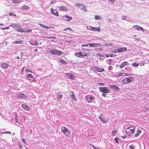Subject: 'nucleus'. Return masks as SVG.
I'll return each instance as SVG.
<instances>
[{
	"label": "nucleus",
	"mask_w": 149,
	"mask_h": 149,
	"mask_svg": "<svg viewBox=\"0 0 149 149\" xmlns=\"http://www.w3.org/2000/svg\"><path fill=\"white\" fill-rule=\"evenodd\" d=\"M63 19L65 21H70L72 19V17L68 15H65L63 16Z\"/></svg>",
	"instance_id": "nucleus-12"
},
{
	"label": "nucleus",
	"mask_w": 149,
	"mask_h": 149,
	"mask_svg": "<svg viewBox=\"0 0 149 149\" xmlns=\"http://www.w3.org/2000/svg\"><path fill=\"white\" fill-rule=\"evenodd\" d=\"M9 27L10 26L13 27H15V24H11L9 26Z\"/></svg>",
	"instance_id": "nucleus-52"
},
{
	"label": "nucleus",
	"mask_w": 149,
	"mask_h": 149,
	"mask_svg": "<svg viewBox=\"0 0 149 149\" xmlns=\"http://www.w3.org/2000/svg\"><path fill=\"white\" fill-rule=\"evenodd\" d=\"M109 22H111V19H110L109 20Z\"/></svg>",
	"instance_id": "nucleus-60"
},
{
	"label": "nucleus",
	"mask_w": 149,
	"mask_h": 149,
	"mask_svg": "<svg viewBox=\"0 0 149 149\" xmlns=\"http://www.w3.org/2000/svg\"><path fill=\"white\" fill-rule=\"evenodd\" d=\"M14 43L18 44H22V41H16L14 42Z\"/></svg>",
	"instance_id": "nucleus-37"
},
{
	"label": "nucleus",
	"mask_w": 149,
	"mask_h": 149,
	"mask_svg": "<svg viewBox=\"0 0 149 149\" xmlns=\"http://www.w3.org/2000/svg\"><path fill=\"white\" fill-rule=\"evenodd\" d=\"M9 29V26L6 27H3V28H1V29L2 30H5L7 29Z\"/></svg>",
	"instance_id": "nucleus-46"
},
{
	"label": "nucleus",
	"mask_w": 149,
	"mask_h": 149,
	"mask_svg": "<svg viewBox=\"0 0 149 149\" xmlns=\"http://www.w3.org/2000/svg\"><path fill=\"white\" fill-rule=\"evenodd\" d=\"M82 4H80L79 3H77L76 4V6H78V7H79L80 8L81 7V6L82 5Z\"/></svg>",
	"instance_id": "nucleus-40"
},
{
	"label": "nucleus",
	"mask_w": 149,
	"mask_h": 149,
	"mask_svg": "<svg viewBox=\"0 0 149 149\" xmlns=\"http://www.w3.org/2000/svg\"><path fill=\"white\" fill-rule=\"evenodd\" d=\"M139 63H134L132 64V66L133 67H137L139 65Z\"/></svg>",
	"instance_id": "nucleus-35"
},
{
	"label": "nucleus",
	"mask_w": 149,
	"mask_h": 149,
	"mask_svg": "<svg viewBox=\"0 0 149 149\" xmlns=\"http://www.w3.org/2000/svg\"><path fill=\"white\" fill-rule=\"evenodd\" d=\"M88 45H89V44H85V45H81V46L82 47H87L88 46Z\"/></svg>",
	"instance_id": "nucleus-49"
},
{
	"label": "nucleus",
	"mask_w": 149,
	"mask_h": 149,
	"mask_svg": "<svg viewBox=\"0 0 149 149\" xmlns=\"http://www.w3.org/2000/svg\"><path fill=\"white\" fill-rule=\"evenodd\" d=\"M82 11L83 12H86L87 11L86 7L83 5V4L81 7L80 8Z\"/></svg>",
	"instance_id": "nucleus-26"
},
{
	"label": "nucleus",
	"mask_w": 149,
	"mask_h": 149,
	"mask_svg": "<svg viewBox=\"0 0 149 149\" xmlns=\"http://www.w3.org/2000/svg\"><path fill=\"white\" fill-rule=\"evenodd\" d=\"M105 93H103L102 94V95L103 96V97H105L106 96V95L105 94Z\"/></svg>",
	"instance_id": "nucleus-56"
},
{
	"label": "nucleus",
	"mask_w": 149,
	"mask_h": 149,
	"mask_svg": "<svg viewBox=\"0 0 149 149\" xmlns=\"http://www.w3.org/2000/svg\"><path fill=\"white\" fill-rule=\"evenodd\" d=\"M115 142L116 143H119L118 139V138H115Z\"/></svg>",
	"instance_id": "nucleus-42"
},
{
	"label": "nucleus",
	"mask_w": 149,
	"mask_h": 149,
	"mask_svg": "<svg viewBox=\"0 0 149 149\" xmlns=\"http://www.w3.org/2000/svg\"><path fill=\"white\" fill-rule=\"evenodd\" d=\"M117 131L116 130H113L112 132H111V136H115L116 134Z\"/></svg>",
	"instance_id": "nucleus-31"
},
{
	"label": "nucleus",
	"mask_w": 149,
	"mask_h": 149,
	"mask_svg": "<svg viewBox=\"0 0 149 149\" xmlns=\"http://www.w3.org/2000/svg\"><path fill=\"white\" fill-rule=\"evenodd\" d=\"M127 50L126 47H122L119 48L115 51V52H122L125 51Z\"/></svg>",
	"instance_id": "nucleus-14"
},
{
	"label": "nucleus",
	"mask_w": 149,
	"mask_h": 149,
	"mask_svg": "<svg viewBox=\"0 0 149 149\" xmlns=\"http://www.w3.org/2000/svg\"><path fill=\"white\" fill-rule=\"evenodd\" d=\"M134 146L133 145H131L129 146V147L132 149H134Z\"/></svg>",
	"instance_id": "nucleus-47"
},
{
	"label": "nucleus",
	"mask_w": 149,
	"mask_h": 149,
	"mask_svg": "<svg viewBox=\"0 0 149 149\" xmlns=\"http://www.w3.org/2000/svg\"><path fill=\"white\" fill-rule=\"evenodd\" d=\"M22 141L24 143H25V140L24 139V138H23L22 139Z\"/></svg>",
	"instance_id": "nucleus-54"
},
{
	"label": "nucleus",
	"mask_w": 149,
	"mask_h": 149,
	"mask_svg": "<svg viewBox=\"0 0 149 149\" xmlns=\"http://www.w3.org/2000/svg\"><path fill=\"white\" fill-rule=\"evenodd\" d=\"M148 62H149V60L148 61Z\"/></svg>",
	"instance_id": "nucleus-64"
},
{
	"label": "nucleus",
	"mask_w": 149,
	"mask_h": 149,
	"mask_svg": "<svg viewBox=\"0 0 149 149\" xmlns=\"http://www.w3.org/2000/svg\"><path fill=\"white\" fill-rule=\"evenodd\" d=\"M99 118L101 122L103 123H107L109 120V119L102 115H100Z\"/></svg>",
	"instance_id": "nucleus-6"
},
{
	"label": "nucleus",
	"mask_w": 149,
	"mask_h": 149,
	"mask_svg": "<svg viewBox=\"0 0 149 149\" xmlns=\"http://www.w3.org/2000/svg\"><path fill=\"white\" fill-rule=\"evenodd\" d=\"M63 97V95H62L60 93H58L57 94V98L58 101H61V99Z\"/></svg>",
	"instance_id": "nucleus-21"
},
{
	"label": "nucleus",
	"mask_w": 149,
	"mask_h": 149,
	"mask_svg": "<svg viewBox=\"0 0 149 149\" xmlns=\"http://www.w3.org/2000/svg\"><path fill=\"white\" fill-rule=\"evenodd\" d=\"M69 30L70 31H72V29L70 27L66 28L64 29V31H66L67 30Z\"/></svg>",
	"instance_id": "nucleus-41"
},
{
	"label": "nucleus",
	"mask_w": 149,
	"mask_h": 149,
	"mask_svg": "<svg viewBox=\"0 0 149 149\" xmlns=\"http://www.w3.org/2000/svg\"><path fill=\"white\" fill-rule=\"evenodd\" d=\"M91 146L94 149H99L97 147H95V146L94 145H91Z\"/></svg>",
	"instance_id": "nucleus-51"
},
{
	"label": "nucleus",
	"mask_w": 149,
	"mask_h": 149,
	"mask_svg": "<svg viewBox=\"0 0 149 149\" xmlns=\"http://www.w3.org/2000/svg\"><path fill=\"white\" fill-rule=\"evenodd\" d=\"M59 62L60 63H61L64 65L66 64L67 63V62L66 61L62 59H60L59 60Z\"/></svg>",
	"instance_id": "nucleus-32"
},
{
	"label": "nucleus",
	"mask_w": 149,
	"mask_h": 149,
	"mask_svg": "<svg viewBox=\"0 0 149 149\" xmlns=\"http://www.w3.org/2000/svg\"><path fill=\"white\" fill-rule=\"evenodd\" d=\"M75 55L79 58H82L84 56H87V54H86L85 52H77L74 54Z\"/></svg>",
	"instance_id": "nucleus-9"
},
{
	"label": "nucleus",
	"mask_w": 149,
	"mask_h": 149,
	"mask_svg": "<svg viewBox=\"0 0 149 149\" xmlns=\"http://www.w3.org/2000/svg\"><path fill=\"white\" fill-rule=\"evenodd\" d=\"M22 107L25 110L29 111V109L28 106L25 104H22Z\"/></svg>",
	"instance_id": "nucleus-25"
},
{
	"label": "nucleus",
	"mask_w": 149,
	"mask_h": 149,
	"mask_svg": "<svg viewBox=\"0 0 149 149\" xmlns=\"http://www.w3.org/2000/svg\"><path fill=\"white\" fill-rule=\"evenodd\" d=\"M141 132V131L139 130H136V133L135 134V137L138 136L139 134H140Z\"/></svg>",
	"instance_id": "nucleus-29"
},
{
	"label": "nucleus",
	"mask_w": 149,
	"mask_h": 149,
	"mask_svg": "<svg viewBox=\"0 0 149 149\" xmlns=\"http://www.w3.org/2000/svg\"><path fill=\"white\" fill-rule=\"evenodd\" d=\"M17 97L19 98L24 99L26 97V96L24 94L20 92L17 95Z\"/></svg>",
	"instance_id": "nucleus-16"
},
{
	"label": "nucleus",
	"mask_w": 149,
	"mask_h": 149,
	"mask_svg": "<svg viewBox=\"0 0 149 149\" xmlns=\"http://www.w3.org/2000/svg\"><path fill=\"white\" fill-rule=\"evenodd\" d=\"M134 36H136V35H134Z\"/></svg>",
	"instance_id": "nucleus-63"
},
{
	"label": "nucleus",
	"mask_w": 149,
	"mask_h": 149,
	"mask_svg": "<svg viewBox=\"0 0 149 149\" xmlns=\"http://www.w3.org/2000/svg\"><path fill=\"white\" fill-rule=\"evenodd\" d=\"M1 66L3 69H7L9 66V65L6 63H3L1 64Z\"/></svg>",
	"instance_id": "nucleus-17"
},
{
	"label": "nucleus",
	"mask_w": 149,
	"mask_h": 149,
	"mask_svg": "<svg viewBox=\"0 0 149 149\" xmlns=\"http://www.w3.org/2000/svg\"><path fill=\"white\" fill-rule=\"evenodd\" d=\"M86 98L88 103L94 102L95 100V97L90 95H87L86 96Z\"/></svg>",
	"instance_id": "nucleus-7"
},
{
	"label": "nucleus",
	"mask_w": 149,
	"mask_h": 149,
	"mask_svg": "<svg viewBox=\"0 0 149 149\" xmlns=\"http://www.w3.org/2000/svg\"><path fill=\"white\" fill-rule=\"evenodd\" d=\"M106 46H112L113 45V44L112 43L111 44H106Z\"/></svg>",
	"instance_id": "nucleus-48"
},
{
	"label": "nucleus",
	"mask_w": 149,
	"mask_h": 149,
	"mask_svg": "<svg viewBox=\"0 0 149 149\" xmlns=\"http://www.w3.org/2000/svg\"><path fill=\"white\" fill-rule=\"evenodd\" d=\"M133 27H135V29L137 30H140L142 31L143 32H144V30L143 28L142 27L138 25H134L133 26Z\"/></svg>",
	"instance_id": "nucleus-18"
},
{
	"label": "nucleus",
	"mask_w": 149,
	"mask_h": 149,
	"mask_svg": "<svg viewBox=\"0 0 149 149\" xmlns=\"http://www.w3.org/2000/svg\"><path fill=\"white\" fill-rule=\"evenodd\" d=\"M90 47H95L100 46V45L97 43H91L89 44Z\"/></svg>",
	"instance_id": "nucleus-20"
},
{
	"label": "nucleus",
	"mask_w": 149,
	"mask_h": 149,
	"mask_svg": "<svg viewBox=\"0 0 149 149\" xmlns=\"http://www.w3.org/2000/svg\"><path fill=\"white\" fill-rule=\"evenodd\" d=\"M93 31H100V29L99 28L93 27Z\"/></svg>",
	"instance_id": "nucleus-33"
},
{
	"label": "nucleus",
	"mask_w": 149,
	"mask_h": 149,
	"mask_svg": "<svg viewBox=\"0 0 149 149\" xmlns=\"http://www.w3.org/2000/svg\"><path fill=\"white\" fill-rule=\"evenodd\" d=\"M128 64V62L127 61H125L122 63L120 66V68H123L124 66H126Z\"/></svg>",
	"instance_id": "nucleus-27"
},
{
	"label": "nucleus",
	"mask_w": 149,
	"mask_h": 149,
	"mask_svg": "<svg viewBox=\"0 0 149 149\" xmlns=\"http://www.w3.org/2000/svg\"><path fill=\"white\" fill-rule=\"evenodd\" d=\"M65 75L68 78L70 79L73 80L75 79V76L72 73H67L65 74Z\"/></svg>",
	"instance_id": "nucleus-11"
},
{
	"label": "nucleus",
	"mask_w": 149,
	"mask_h": 149,
	"mask_svg": "<svg viewBox=\"0 0 149 149\" xmlns=\"http://www.w3.org/2000/svg\"><path fill=\"white\" fill-rule=\"evenodd\" d=\"M27 78L31 82H33L35 80V77L31 74H27Z\"/></svg>",
	"instance_id": "nucleus-10"
},
{
	"label": "nucleus",
	"mask_w": 149,
	"mask_h": 149,
	"mask_svg": "<svg viewBox=\"0 0 149 149\" xmlns=\"http://www.w3.org/2000/svg\"><path fill=\"white\" fill-rule=\"evenodd\" d=\"M62 131L67 136H69L70 134L69 130L65 127L62 126L61 127Z\"/></svg>",
	"instance_id": "nucleus-5"
},
{
	"label": "nucleus",
	"mask_w": 149,
	"mask_h": 149,
	"mask_svg": "<svg viewBox=\"0 0 149 149\" xmlns=\"http://www.w3.org/2000/svg\"><path fill=\"white\" fill-rule=\"evenodd\" d=\"M17 58L18 59H19V56H17Z\"/></svg>",
	"instance_id": "nucleus-59"
},
{
	"label": "nucleus",
	"mask_w": 149,
	"mask_h": 149,
	"mask_svg": "<svg viewBox=\"0 0 149 149\" xmlns=\"http://www.w3.org/2000/svg\"><path fill=\"white\" fill-rule=\"evenodd\" d=\"M15 29L16 31L21 32L27 33V32H31L32 31V29H28L27 30H24L23 29L20 28V26L17 24H15Z\"/></svg>",
	"instance_id": "nucleus-1"
},
{
	"label": "nucleus",
	"mask_w": 149,
	"mask_h": 149,
	"mask_svg": "<svg viewBox=\"0 0 149 149\" xmlns=\"http://www.w3.org/2000/svg\"><path fill=\"white\" fill-rule=\"evenodd\" d=\"M122 137L123 139H125L126 137V136H122Z\"/></svg>",
	"instance_id": "nucleus-57"
},
{
	"label": "nucleus",
	"mask_w": 149,
	"mask_h": 149,
	"mask_svg": "<svg viewBox=\"0 0 149 149\" xmlns=\"http://www.w3.org/2000/svg\"><path fill=\"white\" fill-rule=\"evenodd\" d=\"M9 15L10 16H16V15L14 13H10Z\"/></svg>",
	"instance_id": "nucleus-38"
},
{
	"label": "nucleus",
	"mask_w": 149,
	"mask_h": 149,
	"mask_svg": "<svg viewBox=\"0 0 149 149\" xmlns=\"http://www.w3.org/2000/svg\"><path fill=\"white\" fill-rule=\"evenodd\" d=\"M145 65V64L144 63H141L140 64V66H143Z\"/></svg>",
	"instance_id": "nucleus-55"
},
{
	"label": "nucleus",
	"mask_w": 149,
	"mask_h": 149,
	"mask_svg": "<svg viewBox=\"0 0 149 149\" xmlns=\"http://www.w3.org/2000/svg\"><path fill=\"white\" fill-rule=\"evenodd\" d=\"M50 52L54 55H60L63 54V53L60 50H57L54 49H52L50 50Z\"/></svg>",
	"instance_id": "nucleus-4"
},
{
	"label": "nucleus",
	"mask_w": 149,
	"mask_h": 149,
	"mask_svg": "<svg viewBox=\"0 0 149 149\" xmlns=\"http://www.w3.org/2000/svg\"><path fill=\"white\" fill-rule=\"evenodd\" d=\"M108 1L112 3L113 2H114V0H108Z\"/></svg>",
	"instance_id": "nucleus-53"
},
{
	"label": "nucleus",
	"mask_w": 149,
	"mask_h": 149,
	"mask_svg": "<svg viewBox=\"0 0 149 149\" xmlns=\"http://www.w3.org/2000/svg\"><path fill=\"white\" fill-rule=\"evenodd\" d=\"M100 16L98 15H96L95 16V19H99L100 18Z\"/></svg>",
	"instance_id": "nucleus-44"
},
{
	"label": "nucleus",
	"mask_w": 149,
	"mask_h": 149,
	"mask_svg": "<svg viewBox=\"0 0 149 149\" xmlns=\"http://www.w3.org/2000/svg\"><path fill=\"white\" fill-rule=\"evenodd\" d=\"M13 3H19L20 2L19 0H13L12 1Z\"/></svg>",
	"instance_id": "nucleus-36"
},
{
	"label": "nucleus",
	"mask_w": 149,
	"mask_h": 149,
	"mask_svg": "<svg viewBox=\"0 0 149 149\" xmlns=\"http://www.w3.org/2000/svg\"><path fill=\"white\" fill-rule=\"evenodd\" d=\"M98 85L99 86L102 85L104 86L105 85V84L103 83H99L98 84Z\"/></svg>",
	"instance_id": "nucleus-45"
},
{
	"label": "nucleus",
	"mask_w": 149,
	"mask_h": 149,
	"mask_svg": "<svg viewBox=\"0 0 149 149\" xmlns=\"http://www.w3.org/2000/svg\"><path fill=\"white\" fill-rule=\"evenodd\" d=\"M51 11L52 13L54 16H58V13L56 10L54 9L53 8H51Z\"/></svg>",
	"instance_id": "nucleus-15"
},
{
	"label": "nucleus",
	"mask_w": 149,
	"mask_h": 149,
	"mask_svg": "<svg viewBox=\"0 0 149 149\" xmlns=\"http://www.w3.org/2000/svg\"><path fill=\"white\" fill-rule=\"evenodd\" d=\"M126 135L129 136L134 132V128L133 126L128 127L126 128Z\"/></svg>",
	"instance_id": "nucleus-2"
},
{
	"label": "nucleus",
	"mask_w": 149,
	"mask_h": 149,
	"mask_svg": "<svg viewBox=\"0 0 149 149\" xmlns=\"http://www.w3.org/2000/svg\"><path fill=\"white\" fill-rule=\"evenodd\" d=\"M70 96L72 97V99L77 101V100L75 97V94L74 93L73 91H71L70 93Z\"/></svg>",
	"instance_id": "nucleus-24"
},
{
	"label": "nucleus",
	"mask_w": 149,
	"mask_h": 149,
	"mask_svg": "<svg viewBox=\"0 0 149 149\" xmlns=\"http://www.w3.org/2000/svg\"><path fill=\"white\" fill-rule=\"evenodd\" d=\"M3 24H0V25H3Z\"/></svg>",
	"instance_id": "nucleus-61"
},
{
	"label": "nucleus",
	"mask_w": 149,
	"mask_h": 149,
	"mask_svg": "<svg viewBox=\"0 0 149 149\" xmlns=\"http://www.w3.org/2000/svg\"><path fill=\"white\" fill-rule=\"evenodd\" d=\"M109 87L110 89L113 91H117L119 89V88L117 86L115 85H111L109 86Z\"/></svg>",
	"instance_id": "nucleus-13"
},
{
	"label": "nucleus",
	"mask_w": 149,
	"mask_h": 149,
	"mask_svg": "<svg viewBox=\"0 0 149 149\" xmlns=\"http://www.w3.org/2000/svg\"><path fill=\"white\" fill-rule=\"evenodd\" d=\"M39 25L41 27H42V28H45V29H48L50 28H52L51 27L48 26H47L44 25L42 24H39Z\"/></svg>",
	"instance_id": "nucleus-28"
},
{
	"label": "nucleus",
	"mask_w": 149,
	"mask_h": 149,
	"mask_svg": "<svg viewBox=\"0 0 149 149\" xmlns=\"http://www.w3.org/2000/svg\"><path fill=\"white\" fill-rule=\"evenodd\" d=\"M94 69L96 71L99 72H102L104 71V69L103 68H100L97 67H95Z\"/></svg>",
	"instance_id": "nucleus-19"
},
{
	"label": "nucleus",
	"mask_w": 149,
	"mask_h": 149,
	"mask_svg": "<svg viewBox=\"0 0 149 149\" xmlns=\"http://www.w3.org/2000/svg\"><path fill=\"white\" fill-rule=\"evenodd\" d=\"M132 75L131 73H120L118 74V76H124L125 75L130 76Z\"/></svg>",
	"instance_id": "nucleus-22"
},
{
	"label": "nucleus",
	"mask_w": 149,
	"mask_h": 149,
	"mask_svg": "<svg viewBox=\"0 0 149 149\" xmlns=\"http://www.w3.org/2000/svg\"><path fill=\"white\" fill-rule=\"evenodd\" d=\"M47 38H55V37H47Z\"/></svg>",
	"instance_id": "nucleus-58"
},
{
	"label": "nucleus",
	"mask_w": 149,
	"mask_h": 149,
	"mask_svg": "<svg viewBox=\"0 0 149 149\" xmlns=\"http://www.w3.org/2000/svg\"><path fill=\"white\" fill-rule=\"evenodd\" d=\"M26 72L27 73L29 72H30L31 73H33V72L30 69H26Z\"/></svg>",
	"instance_id": "nucleus-39"
},
{
	"label": "nucleus",
	"mask_w": 149,
	"mask_h": 149,
	"mask_svg": "<svg viewBox=\"0 0 149 149\" xmlns=\"http://www.w3.org/2000/svg\"><path fill=\"white\" fill-rule=\"evenodd\" d=\"M24 67H23L22 68V69L21 70V74H23V72H24Z\"/></svg>",
	"instance_id": "nucleus-43"
},
{
	"label": "nucleus",
	"mask_w": 149,
	"mask_h": 149,
	"mask_svg": "<svg viewBox=\"0 0 149 149\" xmlns=\"http://www.w3.org/2000/svg\"><path fill=\"white\" fill-rule=\"evenodd\" d=\"M59 9L61 11H67L68 10V9L67 8L64 6H60L59 7Z\"/></svg>",
	"instance_id": "nucleus-23"
},
{
	"label": "nucleus",
	"mask_w": 149,
	"mask_h": 149,
	"mask_svg": "<svg viewBox=\"0 0 149 149\" xmlns=\"http://www.w3.org/2000/svg\"><path fill=\"white\" fill-rule=\"evenodd\" d=\"M53 41V40L52 39L51 40V42H52V41Z\"/></svg>",
	"instance_id": "nucleus-62"
},
{
	"label": "nucleus",
	"mask_w": 149,
	"mask_h": 149,
	"mask_svg": "<svg viewBox=\"0 0 149 149\" xmlns=\"http://www.w3.org/2000/svg\"><path fill=\"white\" fill-rule=\"evenodd\" d=\"M100 91L104 93H110V90L107 87H102L99 88Z\"/></svg>",
	"instance_id": "nucleus-3"
},
{
	"label": "nucleus",
	"mask_w": 149,
	"mask_h": 149,
	"mask_svg": "<svg viewBox=\"0 0 149 149\" xmlns=\"http://www.w3.org/2000/svg\"><path fill=\"white\" fill-rule=\"evenodd\" d=\"M93 27L91 26H86L87 29L90 30H93Z\"/></svg>",
	"instance_id": "nucleus-34"
},
{
	"label": "nucleus",
	"mask_w": 149,
	"mask_h": 149,
	"mask_svg": "<svg viewBox=\"0 0 149 149\" xmlns=\"http://www.w3.org/2000/svg\"><path fill=\"white\" fill-rule=\"evenodd\" d=\"M21 8L23 10H28L29 8L28 6H23L21 7Z\"/></svg>",
	"instance_id": "nucleus-30"
},
{
	"label": "nucleus",
	"mask_w": 149,
	"mask_h": 149,
	"mask_svg": "<svg viewBox=\"0 0 149 149\" xmlns=\"http://www.w3.org/2000/svg\"><path fill=\"white\" fill-rule=\"evenodd\" d=\"M18 144L20 148H22V145L21 144V143H18Z\"/></svg>",
	"instance_id": "nucleus-50"
},
{
	"label": "nucleus",
	"mask_w": 149,
	"mask_h": 149,
	"mask_svg": "<svg viewBox=\"0 0 149 149\" xmlns=\"http://www.w3.org/2000/svg\"><path fill=\"white\" fill-rule=\"evenodd\" d=\"M133 77H132L124 79L122 80V82L124 84H127L131 82L132 81Z\"/></svg>",
	"instance_id": "nucleus-8"
}]
</instances>
